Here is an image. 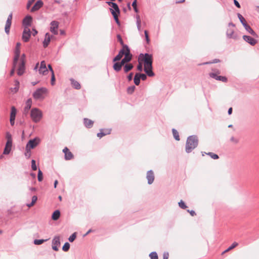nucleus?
Masks as SVG:
<instances>
[{"label":"nucleus","mask_w":259,"mask_h":259,"mask_svg":"<svg viewBox=\"0 0 259 259\" xmlns=\"http://www.w3.org/2000/svg\"><path fill=\"white\" fill-rule=\"evenodd\" d=\"M60 245V238L58 236H55L52 240V248L55 251L59 250L58 247Z\"/></svg>","instance_id":"11"},{"label":"nucleus","mask_w":259,"mask_h":259,"mask_svg":"<svg viewBox=\"0 0 259 259\" xmlns=\"http://www.w3.org/2000/svg\"><path fill=\"white\" fill-rule=\"evenodd\" d=\"M206 154L209 155L210 157H211L213 159H217L219 158V156L212 152H208V153H205Z\"/></svg>","instance_id":"39"},{"label":"nucleus","mask_w":259,"mask_h":259,"mask_svg":"<svg viewBox=\"0 0 259 259\" xmlns=\"http://www.w3.org/2000/svg\"><path fill=\"white\" fill-rule=\"evenodd\" d=\"M143 58L142 60L144 62V71L149 76H153L154 73L153 72L152 69V56L149 54H145L143 55L141 54L139 58Z\"/></svg>","instance_id":"1"},{"label":"nucleus","mask_w":259,"mask_h":259,"mask_svg":"<svg viewBox=\"0 0 259 259\" xmlns=\"http://www.w3.org/2000/svg\"><path fill=\"white\" fill-rule=\"evenodd\" d=\"M37 200V197L36 196H33L32 198V201H31V203H30V204H28L27 205L28 207H32V206H33L34 205V204L35 203V202H36Z\"/></svg>","instance_id":"34"},{"label":"nucleus","mask_w":259,"mask_h":259,"mask_svg":"<svg viewBox=\"0 0 259 259\" xmlns=\"http://www.w3.org/2000/svg\"><path fill=\"white\" fill-rule=\"evenodd\" d=\"M198 143V140L197 137L192 136L188 137L186 145V151L187 153L191 152L197 146Z\"/></svg>","instance_id":"2"},{"label":"nucleus","mask_w":259,"mask_h":259,"mask_svg":"<svg viewBox=\"0 0 259 259\" xmlns=\"http://www.w3.org/2000/svg\"><path fill=\"white\" fill-rule=\"evenodd\" d=\"M132 6L134 8L135 11L136 12H138V9H137V0H135L133 4H132Z\"/></svg>","instance_id":"51"},{"label":"nucleus","mask_w":259,"mask_h":259,"mask_svg":"<svg viewBox=\"0 0 259 259\" xmlns=\"http://www.w3.org/2000/svg\"><path fill=\"white\" fill-rule=\"evenodd\" d=\"M140 82V78L139 77V73H136L134 77V83L136 85H138Z\"/></svg>","instance_id":"36"},{"label":"nucleus","mask_w":259,"mask_h":259,"mask_svg":"<svg viewBox=\"0 0 259 259\" xmlns=\"http://www.w3.org/2000/svg\"><path fill=\"white\" fill-rule=\"evenodd\" d=\"M220 61L219 59H214L212 62H205L203 63V64H211V63H216L218 62H219Z\"/></svg>","instance_id":"55"},{"label":"nucleus","mask_w":259,"mask_h":259,"mask_svg":"<svg viewBox=\"0 0 259 259\" xmlns=\"http://www.w3.org/2000/svg\"><path fill=\"white\" fill-rule=\"evenodd\" d=\"M38 71L39 74L42 75H46L48 72V70L47 68L46 63L45 61H42L40 62V65Z\"/></svg>","instance_id":"12"},{"label":"nucleus","mask_w":259,"mask_h":259,"mask_svg":"<svg viewBox=\"0 0 259 259\" xmlns=\"http://www.w3.org/2000/svg\"><path fill=\"white\" fill-rule=\"evenodd\" d=\"M144 33H145V37H146V39L147 42L148 44L149 42V41H150V39L149 38L148 31L147 30H145Z\"/></svg>","instance_id":"54"},{"label":"nucleus","mask_w":259,"mask_h":259,"mask_svg":"<svg viewBox=\"0 0 259 259\" xmlns=\"http://www.w3.org/2000/svg\"><path fill=\"white\" fill-rule=\"evenodd\" d=\"M172 131L173 136H174L175 139L177 141H179L180 137H179V133L178 132V131L177 130H176L175 129H172Z\"/></svg>","instance_id":"37"},{"label":"nucleus","mask_w":259,"mask_h":259,"mask_svg":"<svg viewBox=\"0 0 259 259\" xmlns=\"http://www.w3.org/2000/svg\"><path fill=\"white\" fill-rule=\"evenodd\" d=\"M16 112L17 111L15 107L12 106L10 114V123L12 125L14 124Z\"/></svg>","instance_id":"14"},{"label":"nucleus","mask_w":259,"mask_h":259,"mask_svg":"<svg viewBox=\"0 0 259 259\" xmlns=\"http://www.w3.org/2000/svg\"><path fill=\"white\" fill-rule=\"evenodd\" d=\"M59 22L56 21H53L50 25V31L54 35L58 34V30L59 27Z\"/></svg>","instance_id":"10"},{"label":"nucleus","mask_w":259,"mask_h":259,"mask_svg":"<svg viewBox=\"0 0 259 259\" xmlns=\"http://www.w3.org/2000/svg\"><path fill=\"white\" fill-rule=\"evenodd\" d=\"M149 256L151 259H158V256L156 252H152L150 253Z\"/></svg>","instance_id":"40"},{"label":"nucleus","mask_w":259,"mask_h":259,"mask_svg":"<svg viewBox=\"0 0 259 259\" xmlns=\"http://www.w3.org/2000/svg\"><path fill=\"white\" fill-rule=\"evenodd\" d=\"M25 61H24V59H23L21 61V62H20V64L19 65L18 71H17V74L19 75H22L24 72L25 70Z\"/></svg>","instance_id":"15"},{"label":"nucleus","mask_w":259,"mask_h":259,"mask_svg":"<svg viewBox=\"0 0 259 259\" xmlns=\"http://www.w3.org/2000/svg\"><path fill=\"white\" fill-rule=\"evenodd\" d=\"M30 35V29L28 27H25L22 34V40L25 42L28 41Z\"/></svg>","instance_id":"9"},{"label":"nucleus","mask_w":259,"mask_h":259,"mask_svg":"<svg viewBox=\"0 0 259 259\" xmlns=\"http://www.w3.org/2000/svg\"><path fill=\"white\" fill-rule=\"evenodd\" d=\"M35 0H29L27 4V9H29Z\"/></svg>","instance_id":"56"},{"label":"nucleus","mask_w":259,"mask_h":259,"mask_svg":"<svg viewBox=\"0 0 259 259\" xmlns=\"http://www.w3.org/2000/svg\"><path fill=\"white\" fill-rule=\"evenodd\" d=\"M137 27H138V30H140L141 25V20H140L139 17H137Z\"/></svg>","instance_id":"47"},{"label":"nucleus","mask_w":259,"mask_h":259,"mask_svg":"<svg viewBox=\"0 0 259 259\" xmlns=\"http://www.w3.org/2000/svg\"><path fill=\"white\" fill-rule=\"evenodd\" d=\"M234 3L235 5L237 8H240V5L239 3L236 0H234Z\"/></svg>","instance_id":"59"},{"label":"nucleus","mask_w":259,"mask_h":259,"mask_svg":"<svg viewBox=\"0 0 259 259\" xmlns=\"http://www.w3.org/2000/svg\"><path fill=\"white\" fill-rule=\"evenodd\" d=\"M31 168L33 170H36L37 169L35 161L34 160H32L31 161Z\"/></svg>","instance_id":"45"},{"label":"nucleus","mask_w":259,"mask_h":259,"mask_svg":"<svg viewBox=\"0 0 259 259\" xmlns=\"http://www.w3.org/2000/svg\"><path fill=\"white\" fill-rule=\"evenodd\" d=\"M20 54V49H15V57L14 60V65L15 66L17 64V61L19 58Z\"/></svg>","instance_id":"25"},{"label":"nucleus","mask_w":259,"mask_h":259,"mask_svg":"<svg viewBox=\"0 0 259 259\" xmlns=\"http://www.w3.org/2000/svg\"><path fill=\"white\" fill-rule=\"evenodd\" d=\"M133 68V65L132 64H126L124 66L123 69L125 72H127L132 70Z\"/></svg>","instance_id":"33"},{"label":"nucleus","mask_w":259,"mask_h":259,"mask_svg":"<svg viewBox=\"0 0 259 259\" xmlns=\"http://www.w3.org/2000/svg\"><path fill=\"white\" fill-rule=\"evenodd\" d=\"M32 104V100L31 99H29L26 102V106L24 108V112L27 113L29 110L30 109Z\"/></svg>","instance_id":"28"},{"label":"nucleus","mask_w":259,"mask_h":259,"mask_svg":"<svg viewBox=\"0 0 259 259\" xmlns=\"http://www.w3.org/2000/svg\"><path fill=\"white\" fill-rule=\"evenodd\" d=\"M7 143L4 150V154H8L11 152L12 147V136L9 133L6 134Z\"/></svg>","instance_id":"6"},{"label":"nucleus","mask_w":259,"mask_h":259,"mask_svg":"<svg viewBox=\"0 0 259 259\" xmlns=\"http://www.w3.org/2000/svg\"><path fill=\"white\" fill-rule=\"evenodd\" d=\"M124 58L121 60L122 64H125L130 62L132 58V55L130 53V51L127 46L125 47V53H124Z\"/></svg>","instance_id":"8"},{"label":"nucleus","mask_w":259,"mask_h":259,"mask_svg":"<svg viewBox=\"0 0 259 259\" xmlns=\"http://www.w3.org/2000/svg\"><path fill=\"white\" fill-rule=\"evenodd\" d=\"M70 248V244L68 242H66L62 247V249L64 251H67Z\"/></svg>","instance_id":"41"},{"label":"nucleus","mask_w":259,"mask_h":259,"mask_svg":"<svg viewBox=\"0 0 259 259\" xmlns=\"http://www.w3.org/2000/svg\"><path fill=\"white\" fill-rule=\"evenodd\" d=\"M84 124L87 127L91 128L93 125L94 121L88 118H84Z\"/></svg>","instance_id":"29"},{"label":"nucleus","mask_w":259,"mask_h":259,"mask_svg":"<svg viewBox=\"0 0 259 259\" xmlns=\"http://www.w3.org/2000/svg\"><path fill=\"white\" fill-rule=\"evenodd\" d=\"M231 141L233 142H234L235 143H237L238 141L234 137H232L231 138Z\"/></svg>","instance_id":"63"},{"label":"nucleus","mask_w":259,"mask_h":259,"mask_svg":"<svg viewBox=\"0 0 259 259\" xmlns=\"http://www.w3.org/2000/svg\"><path fill=\"white\" fill-rule=\"evenodd\" d=\"M63 151L65 153V158L66 160H70L73 158V155L72 153L67 147H65Z\"/></svg>","instance_id":"19"},{"label":"nucleus","mask_w":259,"mask_h":259,"mask_svg":"<svg viewBox=\"0 0 259 259\" xmlns=\"http://www.w3.org/2000/svg\"><path fill=\"white\" fill-rule=\"evenodd\" d=\"M45 240L44 239H35L34 241V243L36 245H40L43 243L45 242Z\"/></svg>","instance_id":"44"},{"label":"nucleus","mask_w":259,"mask_h":259,"mask_svg":"<svg viewBox=\"0 0 259 259\" xmlns=\"http://www.w3.org/2000/svg\"><path fill=\"white\" fill-rule=\"evenodd\" d=\"M48 90L45 88H41L36 90L33 94V98L36 100H43L46 96Z\"/></svg>","instance_id":"4"},{"label":"nucleus","mask_w":259,"mask_h":259,"mask_svg":"<svg viewBox=\"0 0 259 259\" xmlns=\"http://www.w3.org/2000/svg\"><path fill=\"white\" fill-rule=\"evenodd\" d=\"M209 75L211 77L215 78V79H217V77L218 76L217 74L215 73H210Z\"/></svg>","instance_id":"57"},{"label":"nucleus","mask_w":259,"mask_h":259,"mask_svg":"<svg viewBox=\"0 0 259 259\" xmlns=\"http://www.w3.org/2000/svg\"><path fill=\"white\" fill-rule=\"evenodd\" d=\"M16 65L15 66L14 65V68L12 69L11 72H10V76H13L14 72H15V67H16Z\"/></svg>","instance_id":"62"},{"label":"nucleus","mask_w":259,"mask_h":259,"mask_svg":"<svg viewBox=\"0 0 259 259\" xmlns=\"http://www.w3.org/2000/svg\"><path fill=\"white\" fill-rule=\"evenodd\" d=\"M40 142L39 138H35L29 141L26 146V150L29 152L31 149L34 148Z\"/></svg>","instance_id":"7"},{"label":"nucleus","mask_w":259,"mask_h":259,"mask_svg":"<svg viewBox=\"0 0 259 259\" xmlns=\"http://www.w3.org/2000/svg\"><path fill=\"white\" fill-rule=\"evenodd\" d=\"M117 39L119 41V42H120V44L122 46V47H123V46H125L123 44V41L122 39V38H121V36H120V35L119 34H118L117 35Z\"/></svg>","instance_id":"49"},{"label":"nucleus","mask_w":259,"mask_h":259,"mask_svg":"<svg viewBox=\"0 0 259 259\" xmlns=\"http://www.w3.org/2000/svg\"><path fill=\"white\" fill-rule=\"evenodd\" d=\"M12 13H11L9 15V16L7 18L6 25H5V32L7 34H9V32H10V27H11V25L12 24Z\"/></svg>","instance_id":"13"},{"label":"nucleus","mask_w":259,"mask_h":259,"mask_svg":"<svg viewBox=\"0 0 259 259\" xmlns=\"http://www.w3.org/2000/svg\"><path fill=\"white\" fill-rule=\"evenodd\" d=\"M109 6H110L111 8L110 9V11L116 22V23L118 25L120 24L119 21L118 20V15L120 13V11L117 5L115 3L112 2H107Z\"/></svg>","instance_id":"3"},{"label":"nucleus","mask_w":259,"mask_h":259,"mask_svg":"<svg viewBox=\"0 0 259 259\" xmlns=\"http://www.w3.org/2000/svg\"><path fill=\"white\" fill-rule=\"evenodd\" d=\"M76 234L75 233H73V234H72L69 238V240L70 242H73L75 239L76 238Z\"/></svg>","instance_id":"48"},{"label":"nucleus","mask_w":259,"mask_h":259,"mask_svg":"<svg viewBox=\"0 0 259 259\" xmlns=\"http://www.w3.org/2000/svg\"><path fill=\"white\" fill-rule=\"evenodd\" d=\"M244 27L245 28V29L247 31H248V32L249 33H250L251 35H252L254 36H256V37L257 36L256 33L251 29V28L247 24H246L245 25H244Z\"/></svg>","instance_id":"30"},{"label":"nucleus","mask_w":259,"mask_h":259,"mask_svg":"<svg viewBox=\"0 0 259 259\" xmlns=\"http://www.w3.org/2000/svg\"><path fill=\"white\" fill-rule=\"evenodd\" d=\"M238 17L243 26L247 24L245 19L240 14H238Z\"/></svg>","instance_id":"38"},{"label":"nucleus","mask_w":259,"mask_h":259,"mask_svg":"<svg viewBox=\"0 0 259 259\" xmlns=\"http://www.w3.org/2000/svg\"><path fill=\"white\" fill-rule=\"evenodd\" d=\"M169 257V253L168 252H164L163 254V259H168Z\"/></svg>","instance_id":"58"},{"label":"nucleus","mask_w":259,"mask_h":259,"mask_svg":"<svg viewBox=\"0 0 259 259\" xmlns=\"http://www.w3.org/2000/svg\"><path fill=\"white\" fill-rule=\"evenodd\" d=\"M221 81L226 82L227 81V78L225 76H222V77H221Z\"/></svg>","instance_id":"60"},{"label":"nucleus","mask_w":259,"mask_h":259,"mask_svg":"<svg viewBox=\"0 0 259 259\" xmlns=\"http://www.w3.org/2000/svg\"><path fill=\"white\" fill-rule=\"evenodd\" d=\"M147 179L149 184H151L154 180V176L152 170H149L147 172Z\"/></svg>","instance_id":"20"},{"label":"nucleus","mask_w":259,"mask_h":259,"mask_svg":"<svg viewBox=\"0 0 259 259\" xmlns=\"http://www.w3.org/2000/svg\"><path fill=\"white\" fill-rule=\"evenodd\" d=\"M71 83L72 86L76 90H79L81 88V85L80 83L76 80H74V79H70Z\"/></svg>","instance_id":"26"},{"label":"nucleus","mask_w":259,"mask_h":259,"mask_svg":"<svg viewBox=\"0 0 259 259\" xmlns=\"http://www.w3.org/2000/svg\"><path fill=\"white\" fill-rule=\"evenodd\" d=\"M30 115L32 120L35 122H37L42 118V112L37 108H33L31 111Z\"/></svg>","instance_id":"5"},{"label":"nucleus","mask_w":259,"mask_h":259,"mask_svg":"<svg viewBox=\"0 0 259 259\" xmlns=\"http://www.w3.org/2000/svg\"><path fill=\"white\" fill-rule=\"evenodd\" d=\"M43 5V3L41 1L38 0L36 2V3L35 4V5L33 6L32 9H31V12H33L37 10H38L39 9H40Z\"/></svg>","instance_id":"21"},{"label":"nucleus","mask_w":259,"mask_h":259,"mask_svg":"<svg viewBox=\"0 0 259 259\" xmlns=\"http://www.w3.org/2000/svg\"><path fill=\"white\" fill-rule=\"evenodd\" d=\"M140 58H139V64L137 66V69L139 71H142L143 69L142 63L140 60Z\"/></svg>","instance_id":"46"},{"label":"nucleus","mask_w":259,"mask_h":259,"mask_svg":"<svg viewBox=\"0 0 259 259\" xmlns=\"http://www.w3.org/2000/svg\"><path fill=\"white\" fill-rule=\"evenodd\" d=\"M139 77L143 80H145L147 78V76L145 74H139Z\"/></svg>","instance_id":"53"},{"label":"nucleus","mask_w":259,"mask_h":259,"mask_svg":"<svg viewBox=\"0 0 259 259\" xmlns=\"http://www.w3.org/2000/svg\"><path fill=\"white\" fill-rule=\"evenodd\" d=\"M15 87L14 89H12V92L14 93H16L18 91L19 87V82L17 80H16L15 81Z\"/></svg>","instance_id":"35"},{"label":"nucleus","mask_w":259,"mask_h":259,"mask_svg":"<svg viewBox=\"0 0 259 259\" xmlns=\"http://www.w3.org/2000/svg\"><path fill=\"white\" fill-rule=\"evenodd\" d=\"M243 38L245 41L248 42L252 46H254L257 43V40L252 38L251 37L247 35H244Z\"/></svg>","instance_id":"16"},{"label":"nucleus","mask_w":259,"mask_h":259,"mask_svg":"<svg viewBox=\"0 0 259 259\" xmlns=\"http://www.w3.org/2000/svg\"><path fill=\"white\" fill-rule=\"evenodd\" d=\"M230 28L228 29L227 34L228 37H233V34H234V29L233 28L235 27V25L233 24H229Z\"/></svg>","instance_id":"24"},{"label":"nucleus","mask_w":259,"mask_h":259,"mask_svg":"<svg viewBox=\"0 0 259 259\" xmlns=\"http://www.w3.org/2000/svg\"><path fill=\"white\" fill-rule=\"evenodd\" d=\"M51 36L49 33H47L45 34V39L43 42V45L45 48L48 47V46L49 45L51 40Z\"/></svg>","instance_id":"23"},{"label":"nucleus","mask_w":259,"mask_h":259,"mask_svg":"<svg viewBox=\"0 0 259 259\" xmlns=\"http://www.w3.org/2000/svg\"><path fill=\"white\" fill-rule=\"evenodd\" d=\"M37 178H38V181H39V182L42 181V180L43 179V175H42V172H41V171L40 169H39L38 171Z\"/></svg>","instance_id":"42"},{"label":"nucleus","mask_w":259,"mask_h":259,"mask_svg":"<svg viewBox=\"0 0 259 259\" xmlns=\"http://www.w3.org/2000/svg\"><path fill=\"white\" fill-rule=\"evenodd\" d=\"M238 245V244L237 242H233L232 243V244L229 248H228L226 250H225L224 251H223L222 252V254H224L225 253H226V252L229 251L230 250L233 249V248H234L235 247H236Z\"/></svg>","instance_id":"32"},{"label":"nucleus","mask_w":259,"mask_h":259,"mask_svg":"<svg viewBox=\"0 0 259 259\" xmlns=\"http://www.w3.org/2000/svg\"><path fill=\"white\" fill-rule=\"evenodd\" d=\"M60 217V212L59 210H55L53 212L52 216V220H53L54 221H56L59 219Z\"/></svg>","instance_id":"31"},{"label":"nucleus","mask_w":259,"mask_h":259,"mask_svg":"<svg viewBox=\"0 0 259 259\" xmlns=\"http://www.w3.org/2000/svg\"><path fill=\"white\" fill-rule=\"evenodd\" d=\"M123 65H124V64H122V61H121L120 62L115 63L113 67L114 70L116 71H119L121 70V68Z\"/></svg>","instance_id":"27"},{"label":"nucleus","mask_w":259,"mask_h":259,"mask_svg":"<svg viewBox=\"0 0 259 259\" xmlns=\"http://www.w3.org/2000/svg\"><path fill=\"white\" fill-rule=\"evenodd\" d=\"M32 22V17L31 16H27L26 17L23 21V24L25 26V27H29L30 26Z\"/></svg>","instance_id":"22"},{"label":"nucleus","mask_w":259,"mask_h":259,"mask_svg":"<svg viewBox=\"0 0 259 259\" xmlns=\"http://www.w3.org/2000/svg\"><path fill=\"white\" fill-rule=\"evenodd\" d=\"M111 130L108 129H101L100 132L97 134V137L99 138H101L103 136L107 135H109L111 133Z\"/></svg>","instance_id":"17"},{"label":"nucleus","mask_w":259,"mask_h":259,"mask_svg":"<svg viewBox=\"0 0 259 259\" xmlns=\"http://www.w3.org/2000/svg\"><path fill=\"white\" fill-rule=\"evenodd\" d=\"M188 211L190 213L191 216H194L196 215V213L194 210H188Z\"/></svg>","instance_id":"61"},{"label":"nucleus","mask_w":259,"mask_h":259,"mask_svg":"<svg viewBox=\"0 0 259 259\" xmlns=\"http://www.w3.org/2000/svg\"><path fill=\"white\" fill-rule=\"evenodd\" d=\"M55 82V74L54 72H53L52 73V77H51V84L52 85H54Z\"/></svg>","instance_id":"52"},{"label":"nucleus","mask_w":259,"mask_h":259,"mask_svg":"<svg viewBox=\"0 0 259 259\" xmlns=\"http://www.w3.org/2000/svg\"><path fill=\"white\" fill-rule=\"evenodd\" d=\"M179 205L181 208L183 209H185L187 207V206H186V205L183 200H181L179 202Z\"/></svg>","instance_id":"43"},{"label":"nucleus","mask_w":259,"mask_h":259,"mask_svg":"<svg viewBox=\"0 0 259 259\" xmlns=\"http://www.w3.org/2000/svg\"><path fill=\"white\" fill-rule=\"evenodd\" d=\"M32 31H33V32H32V35H33V36H35L36 34H37V30H36V29H32Z\"/></svg>","instance_id":"64"},{"label":"nucleus","mask_w":259,"mask_h":259,"mask_svg":"<svg viewBox=\"0 0 259 259\" xmlns=\"http://www.w3.org/2000/svg\"><path fill=\"white\" fill-rule=\"evenodd\" d=\"M126 46H123V48H122V49L119 51L118 54L113 59V62L119 61L122 58V57L124 55V53H125Z\"/></svg>","instance_id":"18"},{"label":"nucleus","mask_w":259,"mask_h":259,"mask_svg":"<svg viewBox=\"0 0 259 259\" xmlns=\"http://www.w3.org/2000/svg\"><path fill=\"white\" fill-rule=\"evenodd\" d=\"M135 87L134 86L131 87L127 89V93L128 94H132L134 90H135Z\"/></svg>","instance_id":"50"}]
</instances>
